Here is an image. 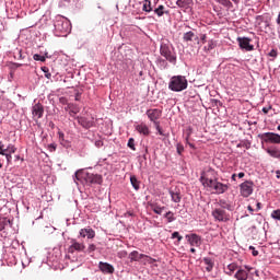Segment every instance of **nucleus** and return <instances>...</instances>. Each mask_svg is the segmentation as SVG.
Here are the masks:
<instances>
[{
	"instance_id": "f257e3e1",
	"label": "nucleus",
	"mask_w": 280,
	"mask_h": 280,
	"mask_svg": "<svg viewBox=\"0 0 280 280\" xmlns=\"http://www.w3.org/2000/svg\"><path fill=\"white\" fill-rule=\"evenodd\" d=\"M200 183L203 185V187L214 189L217 195L226 194L231 187V184H222L218 182V178H215V171L213 170H208L201 173Z\"/></svg>"
},
{
	"instance_id": "f03ea898",
	"label": "nucleus",
	"mask_w": 280,
	"mask_h": 280,
	"mask_svg": "<svg viewBox=\"0 0 280 280\" xmlns=\"http://www.w3.org/2000/svg\"><path fill=\"white\" fill-rule=\"evenodd\" d=\"M74 183L77 185H80V183H86L88 185H102L103 178L100 174H93L84 170H79L74 174Z\"/></svg>"
},
{
	"instance_id": "7ed1b4c3",
	"label": "nucleus",
	"mask_w": 280,
	"mask_h": 280,
	"mask_svg": "<svg viewBox=\"0 0 280 280\" xmlns=\"http://www.w3.org/2000/svg\"><path fill=\"white\" fill-rule=\"evenodd\" d=\"M188 84L187 78L183 75H174L171 78L168 89L175 93H180V91H185L187 89Z\"/></svg>"
},
{
	"instance_id": "20e7f679",
	"label": "nucleus",
	"mask_w": 280,
	"mask_h": 280,
	"mask_svg": "<svg viewBox=\"0 0 280 280\" xmlns=\"http://www.w3.org/2000/svg\"><path fill=\"white\" fill-rule=\"evenodd\" d=\"M55 30L56 32H59V34H62L63 36H67L71 32V23L69 20L57 16V20L55 22Z\"/></svg>"
},
{
	"instance_id": "39448f33",
	"label": "nucleus",
	"mask_w": 280,
	"mask_h": 280,
	"mask_svg": "<svg viewBox=\"0 0 280 280\" xmlns=\"http://www.w3.org/2000/svg\"><path fill=\"white\" fill-rule=\"evenodd\" d=\"M160 54L161 56H163V58H165L168 62H171L172 65H176V52L172 51V49H170V46L167 45H161L160 47Z\"/></svg>"
},
{
	"instance_id": "423d86ee",
	"label": "nucleus",
	"mask_w": 280,
	"mask_h": 280,
	"mask_svg": "<svg viewBox=\"0 0 280 280\" xmlns=\"http://www.w3.org/2000/svg\"><path fill=\"white\" fill-rule=\"evenodd\" d=\"M86 248V245H84V243H80L78 242V240L75 238H71L70 240V246L68 247V253H70L71 255H73V253H84Z\"/></svg>"
},
{
	"instance_id": "0eeeda50",
	"label": "nucleus",
	"mask_w": 280,
	"mask_h": 280,
	"mask_svg": "<svg viewBox=\"0 0 280 280\" xmlns=\"http://www.w3.org/2000/svg\"><path fill=\"white\" fill-rule=\"evenodd\" d=\"M265 143H280V135L275 132H265L259 136Z\"/></svg>"
},
{
	"instance_id": "6e6552de",
	"label": "nucleus",
	"mask_w": 280,
	"mask_h": 280,
	"mask_svg": "<svg viewBox=\"0 0 280 280\" xmlns=\"http://www.w3.org/2000/svg\"><path fill=\"white\" fill-rule=\"evenodd\" d=\"M240 189H241V196H243V198H248L249 196H253V182L250 180H246L244 183H242L240 185Z\"/></svg>"
},
{
	"instance_id": "1a4fd4ad",
	"label": "nucleus",
	"mask_w": 280,
	"mask_h": 280,
	"mask_svg": "<svg viewBox=\"0 0 280 280\" xmlns=\"http://www.w3.org/2000/svg\"><path fill=\"white\" fill-rule=\"evenodd\" d=\"M212 217L214 218V220H217L218 222H229V213H226L225 210H223L222 208H215L212 211Z\"/></svg>"
},
{
	"instance_id": "9d476101",
	"label": "nucleus",
	"mask_w": 280,
	"mask_h": 280,
	"mask_svg": "<svg viewBox=\"0 0 280 280\" xmlns=\"http://www.w3.org/2000/svg\"><path fill=\"white\" fill-rule=\"evenodd\" d=\"M163 115V112L161 109L154 108V109H148L147 116L153 124H160L159 119H161V116Z\"/></svg>"
},
{
	"instance_id": "9b49d317",
	"label": "nucleus",
	"mask_w": 280,
	"mask_h": 280,
	"mask_svg": "<svg viewBox=\"0 0 280 280\" xmlns=\"http://www.w3.org/2000/svg\"><path fill=\"white\" fill-rule=\"evenodd\" d=\"M237 43L241 49H245L246 51H253L255 49V46L250 45V38L248 37H238Z\"/></svg>"
},
{
	"instance_id": "f8f14e48",
	"label": "nucleus",
	"mask_w": 280,
	"mask_h": 280,
	"mask_svg": "<svg viewBox=\"0 0 280 280\" xmlns=\"http://www.w3.org/2000/svg\"><path fill=\"white\" fill-rule=\"evenodd\" d=\"M32 115L35 119H42L43 115H45V107L43 106V104H35L32 107Z\"/></svg>"
},
{
	"instance_id": "ddd939ff",
	"label": "nucleus",
	"mask_w": 280,
	"mask_h": 280,
	"mask_svg": "<svg viewBox=\"0 0 280 280\" xmlns=\"http://www.w3.org/2000/svg\"><path fill=\"white\" fill-rule=\"evenodd\" d=\"M186 240L190 246H196L198 248L202 245V238L198 234H187Z\"/></svg>"
},
{
	"instance_id": "4468645a",
	"label": "nucleus",
	"mask_w": 280,
	"mask_h": 280,
	"mask_svg": "<svg viewBox=\"0 0 280 280\" xmlns=\"http://www.w3.org/2000/svg\"><path fill=\"white\" fill-rule=\"evenodd\" d=\"M184 43H197V45H200V38L198 35L194 34V32L189 31L183 35Z\"/></svg>"
},
{
	"instance_id": "2eb2a0df",
	"label": "nucleus",
	"mask_w": 280,
	"mask_h": 280,
	"mask_svg": "<svg viewBox=\"0 0 280 280\" xmlns=\"http://www.w3.org/2000/svg\"><path fill=\"white\" fill-rule=\"evenodd\" d=\"M78 124L80 126H82V128H85L89 130V128H93V126H95V121L92 120H88L85 117L82 116H78L77 117Z\"/></svg>"
},
{
	"instance_id": "dca6fc26",
	"label": "nucleus",
	"mask_w": 280,
	"mask_h": 280,
	"mask_svg": "<svg viewBox=\"0 0 280 280\" xmlns=\"http://www.w3.org/2000/svg\"><path fill=\"white\" fill-rule=\"evenodd\" d=\"M98 268L103 271L104 275H113V272H115V267L108 262L100 261Z\"/></svg>"
},
{
	"instance_id": "f3484780",
	"label": "nucleus",
	"mask_w": 280,
	"mask_h": 280,
	"mask_svg": "<svg viewBox=\"0 0 280 280\" xmlns=\"http://www.w3.org/2000/svg\"><path fill=\"white\" fill-rule=\"evenodd\" d=\"M65 110H67L70 115V117H75L78 113H80V106L73 103H69L66 107Z\"/></svg>"
},
{
	"instance_id": "a211bd4d",
	"label": "nucleus",
	"mask_w": 280,
	"mask_h": 280,
	"mask_svg": "<svg viewBox=\"0 0 280 280\" xmlns=\"http://www.w3.org/2000/svg\"><path fill=\"white\" fill-rule=\"evenodd\" d=\"M80 237H88V240H93V237H95V230L91 228L81 229Z\"/></svg>"
},
{
	"instance_id": "6ab92c4d",
	"label": "nucleus",
	"mask_w": 280,
	"mask_h": 280,
	"mask_svg": "<svg viewBox=\"0 0 280 280\" xmlns=\"http://www.w3.org/2000/svg\"><path fill=\"white\" fill-rule=\"evenodd\" d=\"M265 150L272 159H280V150L278 147L271 145Z\"/></svg>"
},
{
	"instance_id": "aec40b11",
	"label": "nucleus",
	"mask_w": 280,
	"mask_h": 280,
	"mask_svg": "<svg viewBox=\"0 0 280 280\" xmlns=\"http://www.w3.org/2000/svg\"><path fill=\"white\" fill-rule=\"evenodd\" d=\"M234 279L248 280V271L242 267H238L236 273L234 275Z\"/></svg>"
},
{
	"instance_id": "412c9836",
	"label": "nucleus",
	"mask_w": 280,
	"mask_h": 280,
	"mask_svg": "<svg viewBox=\"0 0 280 280\" xmlns=\"http://www.w3.org/2000/svg\"><path fill=\"white\" fill-rule=\"evenodd\" d=\"M136 130L137 132H139V135H143L144 137H148V135H150V128L143 122L137 125Z\"/></svg>"
},
{
	"instance_id": "4be33fe9",
	"label": "nucleus",
	"mask_w": 280,
	"mask_h": 280,
	"mask_svg": "<svg viewBox=\"0 0 280 280\" xmlns=\"http://www.w3.org/2000/svg\"><path fill=\"white\" fill-rule=\"evenodd\" d=\"M0 154L2 156H5L7 163H9V164L12 163V153H7L5 152V145L3 144L2 141H0Z\"/></svg>"
},
{
	"instance_id": "5701e85b",
	"label": "nucleus",
	"mask_w": 280,
	"mask_h": 280,
	"mask_svg": "<svg viewBox=\"0 0 280 280\" xmlns=\"http://www.w3.org/2000/svg\"><path fill=\"white\" fill-rule=\"evenodd\" d=\"M143 257H148L145 254H139V252L133 250L129 254V259L131 261H140V259H143Z\"/></svg>"
},
{
	"instance_id": "b1692460",
	"label": "nucleus",
	"mask_w": 280,
	"mask_h": 280,
	"mask_svg": "<svg viewBox=\"0 0 280 280\" xmlns=\"http://www.w3.org/2000/svg\"><path fill=\"white\" fill-rule=\"evenodd\" d=\"M170 196L172 198L173 202H180V200L183 199V197L180 196V191L179 190H170Z\"/></svg>"
},
{
	"instance_id": "393cba45",
	"label": "nucleus",
	"mask_w": 280,
	"mask_h": 280,
	"mask_svg": "<svg viewBox=\"0 0 280 280\" xmlns=\"http://www.w3.org/2000/svg\"><path fill=\"white\" fill-rule=\"evenodd\" d=\"M240 269V266H237V264L232 262L230 265H228L225 275H229V277L233 276V272H235V270L237 271Z\"/></svg>"
},
{
	"instance_id": "a878e982",
	"label": "nucleus",
	"mask_w": 280,
	"mask_h": 280,
	"mask_svg": "<svg viewBox=\"0 0 280 280\" xmlns=\"http://www.w3.org/2000/svg\"><path fill=\"white\" fill-rule=\"evenodd\" d=\"M215 47H218V44L215 43V40L210 39L208 40V44L203 47V51L209 54V51H212V49H215Z\"/></svg>"
},
{
	"instance_id": "bb28decb",
	"label": "nucleus",
	"mask_w": 280,
	"mask_h": 280,
	"mask_svg": "<svg viewBox=\"0 0 280 280\" xmlns=\"http://www.w3.org/2000/svg\"><path fill=\"white\" fill-rule=\"evenodd\" d=\"M203 264H206L207 266L206 267L207 272H211L213 270V259L206 257L203 258Z\"/></svg>"
},
{
	"instance_id": "cd10ccee",
	"label": "nucleus",
	"mask_w": 280,
	"mask_h": 280,
	"mask_svg": "<svg viewBox=\"0 0 280 280\" xmlns=\"http://www.w3.org/2000/svg\"><path fill=\"white\" fill-rule=\"evenodd\" d=\"M151 209L153 212H155L158 215H161L163 211L165 210V207H161L159 205H151Z\"/></svg>"
},
{
	"instance_id": "c85d7f7f",
	"label": "nucleus",
	"mask_w": 280,
	"mask_h": 280,
	"mask_svg": "<svg viewBox=\"0 0 280 280\" xmlns=\"http://www.w3.org/2000/svg\"><path fill=\"white\" fill-rule=\"evenodd\" d=\"M164 218L166 219V222L170 224L172 222H175L176 217L174 215V212L168 211L164 214Z\"/></svg>"
},
{
	"instance_id": "c756f323",
	"label": "nucleus",
	"mask_w": 280,
	"mask_h": 280,
	"mask_svg": "<svg viewBox=\"0 0 280 280\" xmlns=\"http://www.w3.org/2000/svg\"><path fill=\"white\" fill-rule=\"evenodd\" d=\"M142 10L143 12H152V2L150 0H144Z\"/></svg>"
},
{
	"instance_id": "7c9ffc66",
	"label": "nucleus",
	"mask_w": 280,
	"mask_h": 280,
	"mask_svg": "<svg viewBox=\"0 0 280 280\" xmlns=\"http://www.w3.org/2000/svg\"><path fill=\"white\" fill-rule=\"evenodd\" d=\"M7 224H10V220L8 218H1L0 219V231H3L5 229Z\"/></svg>"
},
{
	"instance_id": "2f4dec72",
	"label": "nucleus",
	"mask_w": 280,
	"mask_h": 280,
	"mask_svg": "<svg viewBox=\"0 0 280 280\" xmlns=\"http://www.w3.org/2000/svg\"><path fill=\"white\" fill-rule=\"evenodd\" d=\"M130 183H131L133 189H136V190L139 189V180H137V177H136V176H131V177H130Z\"/></svg>"
},
{
	"instance_id": "473e14b6",
	"label": "nucleus",
	"mask_w": 280,
	"mask_h": 280,
	"mask_svg": "<svg viewBox=\"0 0 280 280\" xmlns=\"http://www.w3.org/2000/svg\"><path fill=\"white\" fill-rule=\"evenodd\" d=\"M165 7L164 5H159V8H156L155 10H154V12H155V14L158 15V16H163V14H165Z\"/></svg>"
},
{
	"instance_id": "72a5a7b5",
	"label": "nucleus",
	"mask_w": 280,
	"mask_h": 280,
	"mask_svg": "<svg viewBox=\"0 0 280 280\" xmlns=\"http://www.w3.org/2000/svg\"><path fill=\"white\" fill-rule=\"evenodd\" d=\"M4 150L8 154H14L16 152V147H14V144H9Z\"/></svg>"
},
{
	"instance_id": "f704fd0d",
	"label": "nucleus",
	"mask_w": 280,
	"mask_h": 280,
	"mask_svg": "<svg viewBox=\"0 0 280 280\" xmlns=\"http://www.w3.org/2000/svg\"><path fill=\"white\" fill-rule=\"evenodd\" d=\"M271 218L272 220H278V222H280V209L273 210L271 212Z\"/></svg>"
},
{
	"instance_id": "c9c22d12",
	"label": "nucleus",
	"mask_w": 280,
	"mask_h": 280,
	"mask_svg": "<svg viewBox=\"0 0 280 280\" xmlns=\"http://www.w3.org/2000/svg\"><path fill=\"white\" fill-rule=\"evenodd\" d=\"M33 60L39 61V62H45L47 60V58H45V56H40L38 54H35L33 56Z\"/></svg>"
},
{
	"instance_id": "e433bc0d",
	"label": "nucleus",
	"mask_w": 280,
	"mask_h": 280,
	"mask_svg": "<svg viewBox=\"0 0 280 280\" xmlns=\"http://www.w3.org/2000/svg\"><path fill=\"white\" fill-rule=\"evenodd\" d=\"M220 207H222V209H231V205L229 202H226V200H220L219 201Z\"/></svg>"
},
{
	"instance_id": "4c0bfd02",
	"label": "nucleus",
	"mask_w": 280,
	"mask_h": 280,
	"mask_svg": "<svg viewBox=\"0 0 280 280\" xmlns=\"http://www.w3.org/2000/svg\"><path fill=\"white\" fill-rule=\"evenodd\" d=\"M42 71L45 73V78H47V80L51 79V73H49V68L43 67Z\"/></svg>"
},
{
	"instance_id": "58836bf2",
	"label": "nucleus",
	"mask_w": 280,
	"mask_h": 280,
	"mask_svg": "<svg viewBox=\"0 0 280 280\" xmlns=\"http://www.w3.org/2000/svg\"><path fill=\"white\" fill-rule=\"evenodd\" d=\"M172 240H177V242H180L183 240V236L178 232H174L172 234Z\"/></svg>"
},
{
	"instance_id": "ea45409f",
	"label": "nucleus",
	"mask_w": 280,
	"mask_h": 280,
	"mask_svg": "<svg viewBox=\"0 0 280 280\" xmlns=\"http://www.w3.org/2000/svg\"><path fill=\"white\" fill-rule=\"evenodd\" d=\"M176 150H177V154H183V152H185V147L180 143L176 144Z\"/></svg>"
},
{
	"instance_id": "a19ab883",
	"label": "nucleus",
	"mask_w": 280,
	"mask_h": 280,
	"mask_svg": "<svg viewBox=\"0 0 280 280\" xmlns=\"http://www.w3.org/2000/svg\"><path fill=\"white\" fill-rule=\"evenodd\" d=\"M128 148H130V150H137L136 148H135V139L133 138H130L129 140H128Z\"/></svg>"
},
{
	"instance_id": "79ce46f5",
	"label": "nucleus",
	"mask_w": 280,
	"mask_h": 280,
	"mask_svg": "<svg viewBox=\"0 0 280 280\" xmlns=\"http://www.w3.org/2000/svg\"><path fill=\"white\" fill-rule=\"evenodd\" d=\"M95 250H97V246H95V244H90L88 246V253H95Z\"/></svg>"
},
{
	"instance_id": "37998d69",
	"label": "nucleus",
	"mask_w": 280,
	"mask_h": 280,
	"mask_svg": "<svg viewBox=\"0 0 280 280\" xmlns=\"http://www.w3.org/2000/svg\"><path fill=\"white\" fill-rule=\"evenodd\" d=\"M268 56H270V58H277V56H279V52L277 51V49H271Z\"/></svg>"
},
{
	"instance_id": "c03bdc74",
	"label": "nucleus",
	"mask_w": 280,
	"mask_h": 280,
	"mask_svg": "<svg viewBox=\"0 0 280 280\" xmlns=\"http://www.w3.org/2000/svg\"><path fill=\"white\" fill-rule=\"evenodd\" d=\"M154 126L159 135L163 136V129H161V122H155Z\"/></svg>"
},
{
	"instance_id": "a18cd8bd",
	"label": "nucleus",
	"mask_w": 280,
	"mask_h": 280,
	"mask_svg": "<svg viewBox=\"0 0 280 280\" xmlns=\"http://www.w3.org/2000/svg\"><path fill=\"white\" fill-rule=\"evenodd\" d=\"M270 110H272V106H268V107L262 108L264 115H268V113H270Z\"/></svg>"
},
{
	"instance_id": "49530a36",
	"label": "nucleus",
	"mask_w": 280,
	"mask_h": 280,
	"mask_svg": "<svg viewBox=\"0 0 280 280\" xmlns=\"http://www.w3.org/2000/svg\"><path fill=\"white\" fill-rule=\"evenodd\" d=\"M249 250H253V252H252V255H253L254 257H257V255H259V252L255 250V247H254V246H249Z\"/></svg>"
},
{
	"instance_id": "de8ad7c7",
	"label": "nucleus",
	"mask_w": 280,
	"mask_h": 280,
	"mask_svg": "<svg viewBox=\"0 0 280 280\" xmlns=\"http://www.w3.org/2000/svg\"><path fill=\"white\" fill-rule=\"evenodd\" d=\"M48 150L49 152H56V144L55 143L48 144Z\"/></svg>"
},
{
	"instance_id": "09e8293b",
	"label": "nucleus",
	"mask_w": 280,
	"mask_h": 280,
	"mask_svg": "<svg viewBox=\"0 0 280 280\" xmlns=\"http://www.w3.org/2000/svg\"><path fill=\"white\" fill-rule=\"evenodd\" d=\"M200 40H201L202 45H205V43H207V34H201Z\"/></svg>"
},
{
	"instance_id": "8fccbe9b",
	"label": "nucleus",
	"mask_w": 280,
	"mask_h": 280,
	"mask_svg": "<svg viewBox=\"0 0 280 280\" xmlns=\"http://www.w3.org/2000/svg\"><path fill=\"white\" fill-rule=\"evenodd\" d=\"M104 145V141H102V140H96L95 141V147L96 148H102Z\"/></svg>"
},
{
	"instance_id": "3c124183",
	"label": "nucleus",
	"mask_w": 280,
	"mask_h": 280,
	"mask_svg": "<svg viewBox=\"0 0 280 280\" xmlns=\"http://www.w3.org/2000/svg\"><path fill=\"white\" fill-rule=\"evenodd\" d=\"M128 255V253L126 250L119 252L118 253V257H126Z\"/></svg>"
},
{
	"instance_id": "603ef678",
	"label": "nucleus",
	"mask_w": 280,
	"mask_h": 280,
	"mask_svg": "<svg viewBox=\"0 0 280 280\" xmlns=\"http://www.w3.org/2000/svg\"><path fill=\"white\" fill-rule=\"evenodd\" d=\"M250 270H253V267L245 266V272H247V275H249Z\"/></svg>"
},
{
	"instance_id": "864d4df0",
	"label": "nucleus",
	"mask_w": 280,
	"mask_h": 280,
	"mask_svg": "<svg viewBox=\"0 0 280 280\" xmlns=\"http://www.w3.org/2000/svg\"><path fill=\"white\" fill-rule=\"evenodd\" d=\"M276 23H277L278 25H280V12H279L278 18H277V20H276Z\"/></svg>"
},
{
	"instance_id": "5fc2aeb1",
	"label": "nucleus",
	"mask_w": 280,
	"mask_h": 280,
	"mask_svg": "<svg viewBox=\"0 0 280 280\" xmlns=\"http://www.w3.org/2000/svg\"><path fill=\"white\" fill-rule=\"evenodd\" d=\"M75 102H80V93H77V95H75Z\"/></svg>"
},
{
	"instance_id": "6e6d98bb",
	"label": "nucleus",
	"mask_w": 280,
	"mask_h": 280,
	"mask_svg": "<svg viewBox=\"0 0 280 280\" xmlns=\"http://www.w3.org/2000/svg\"><path fill=\"white\" fill-rule=\"evenodd\" d=\"M245 174L243 172L238 173V178H244Z\"/></svg>"
},
{
	"instance_id": "4d7b16f0",
	"label": "nucleus",
	"mask_w": 280,
	"mask_h": 280,
	"mask_svg": "<svg viewBox=\"0 0 280 280\" xmlns=\"http://www.w3.org/2000/svg\"><path fill=\"white\" fill-rule=\"evenodd\" d=\"M276 177H277V178H280V171H279V170L276 171Z\"/></svg>"
},
{
	"instance_id": "13d9d810",
	"label": "nucleus",
	"mask_w": 280,
	"mask_h": 280,
	"mask_svg": "<svg viewBox=\"0 0 280 280\" xmlns=\"http://www.w3.org/2000/svg\"><path fill=\"white\" fill-rule=\"evenodd\" d=\"M247 209H248V211H250V213H253V211H255L252 206H248Z\"/></svg>"
},
{
	"instance_id": "bf43d9fd",
	"label": "nucleus",
	"mask_w": 280,
	"mask_h": 280,
	"mask_svg": "<svg viewBox=\"0 0 280 280\" xmlns=\"http://www.w3.org/2000/svg\"><path fill=\"white\" fill-rule=\"evenodd\" d=\"M19 58L22 60V58H23V51H19Z\"/></svg>"
},
{
	"instance_id": "052dcab7",
	"label": "nucleus",
	"mask_w": 280,
	"mask_h": 280,
	"mask_svg": "<svg viewBox=\"0 0 280 280\" xmlns=\"http://www.w3.org/2000/svg\"><path fill=\"white\" fill-rule=\"evenodd\" d=\"M236 178H237V174H233L232 175V180H236Z\"/></svg>"
},
{
	"instance_id": "680f3d73",
	"label": "nucleus",
	"mask_w": 280,
	"mask_h": 280,
	"mask_svg": "<svg viewBox=\"0 0 280 280\" xmlns=\"http://www.w3.org/2000/svg\"><path fill=\"white\" fill-rule=\"evenodd\" d=\"M257 209L258 210L261 209V203L260 202L257 203Z\"/></svg>"
},
{
	"instance_id": "e2e57ef3",
	"label": "nucleus",
	"mask_w": 280,
	"mask_h": 280,
	"mask_svg": "<svg viewBox=\"0 0 280 280\" xmlns=\"http://www.w3.org/2000/svg\"><path fill=\"white\" fill-rule=\"evenodd\" d=\"M59 137H60V139H62L65 137V133L59 132Z\"/></svg>"
},
{
	"instance_id": "0e129e2a",
	"label": "nucleus",
	"mask_w": 280,
	"mask_h": 280,
	"mask_svg": "<svg viewBox=\"0 0 280 280\" xmlns=\"http://www.w3.org/2000/svg\"><path fill=\"white\" fill-rule=\"evenodd\" d=\"M15 67L19 68V67H23L22 63H15Z\"/></svg>"
},
{
	"instance_id": "69168bd1",
	"label": "nucleus",
	"mask_w": 280,
	"mask_h": 280,
	"mask_svg": "<svg viewBox=\"0 0 280 280\" xmlns=\"http://www.w3.org/2000/svg\"><path fill=\"white\" fill-rule=\"evenodd\" d=\"M190 253H196V248H190Z\"/></svg>"
},
{
	"instance_id": "338daca9",
	"label": "nucleus",
	"mask_w": 280,
	"mask_h": 280,
	"mask_svg": "<svg viewBox=\"0 0 280 280\" xmlns=\"http://www.w3.org/2000/svg\"><path fill=\"white\" fill-rule=\"evenodd\" d=\"M49 126H50V128H54L55 125H54V122L50 121Z\"/></svg>"
},
{
	"instance_id": "774afa93",
	"label": "nucleus",
	"mask_w": 280,
	"mask_h": 280,
	"mask_svg": "<svg viewBox=\"0 0 280 280\" xmlns=\"http://www.w3.org/2000/svg\"><path fill=\"white\" fill-rule=\"evenodd\" d=\"M15 159H16V161H19V160L21 159V156H20V155H16Z\"/></svg>"
}]
</instances>
